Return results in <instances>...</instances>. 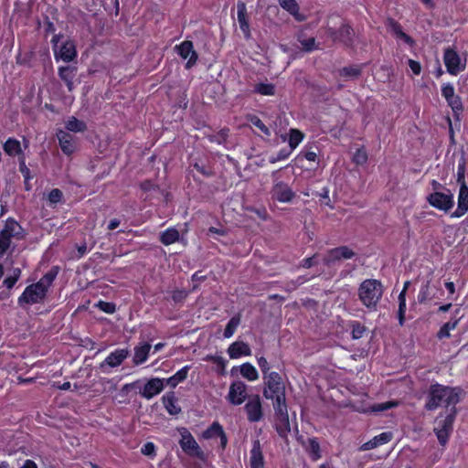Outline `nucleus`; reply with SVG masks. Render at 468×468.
<instances>
[{
	"label": "nucleus",
	"instance_id": "393cba45",
	"mask_svg": "<svg viewBox=\"0 0 468 468\" xmlns=\"http://www.w3.org/2000/svg\"><path fill=\"white\" fill-rule=\"evenodd\" d=\"M459 313L460 308H457L454 311V316L449 322L445 323L441 326L436 335L438 339L441 340L444 338H449L451 336V330H454L457 327L460 320L462 319V316H458Z\"/></svg>",
	"mask_w": 468,
	"mask_h": 468
},
{
	"label": "nucleus",
	"instance_id": "09e8293b",
	"mask_svg": "<svg viewBox=\"0 0 468 468\" xmlns=\"http://www.w3.org/2000/svg\"><path fill=\"white\" fill-rule=\"evenodd\" d=\"M257 362H258V365L262 372L263 379H265L266 376L271 375L272 372L270 370L271 367H270L269 362L267 361V359L264 356L257 357Z\"/></svg>",
	"mask_w": 468,
	"mask_h": 468
},
{
	"label": "nucleus",
	"instance_id": "2f4dec72",
	"mask_svg": "<svg viewBox=\"0 0 468 468\" xmlns=\"http://www.w3.org/2000/svg\"><path fill=\"white\" fill-rule=\"evenodd\" d=\"M362 73L361 65H351L339 69V76L345 80L357 79Z\"/></svg>",
	"mask_w": 468,
	"mask_h": 468
},
{
	"label": "nucleus",
	"instance_id": "f257e3e1",
	"mask_svg": "<svg viewBox=\"0 0 468 468\" xmlns=\"http://www.w3.org/2000/svg\"><path fill=\"white\" fill-rule=\"evenodd\" d=\"M463 395L464 391L460 387H449L434 383L429 388L425 408L426 410H435L437 408L457 410L455 406Z\"/></svg>",
	"mask_w": 468,
	"mask_h": 468
},
{
	"label": "nucleus",
	"instance_id": "774afa93",
	"mask_svg": "<svg viewBox=\"0 0 468 468\" xmlns=\"http://www.w3.org/2000/svg\"><path fill=\"white\" fill-rule=\"evenodd\" d=\"M21 468H37V464L33 461L27 460Z\"/></svg>",
	"mask_w": 468,
	"mask_h": 468
},
{
	"label": "nucleus",
	"instance_id": "39448f33",
	"mask_svg": "<svg viewBox=\"0 0 468 468\" xmlns=\"http://www.w3.org/2000/svg\"><path fill=\"white\" fill-rule=\"evenodd\" d=\"M456 413L457 411H451V413L443 415L441 412L434 420L433 432L440 445L442 447L447 445L453 431Z\"/></svg>",
	"mask_w": 468,
	"mask_h": 468
},
{
	"label": "nucleus",
	"instance_id": "ddd939ff",
	"mask_svg": "<svg viewBox=\"0 0 468 468\" xmlns=\"http://www.w3.org/2000/svg\"><path fill=\"white\" fill-rule=\"evenodd\" d=\"M130 351L127 348H118L99 365V368L102 373H110V369L117 367L129 356Z\"/></svg>",
	"mask_w": 468,
	"mask_h": 468
},
{
	"label": "nucleus",
	"instance_id": "72a5a7b5",
	"mask_svg": "<svg viewBox=\"0 0 468 468\" xmlns=\"http://www.w3.org/2000/svg\"><path fill=\"white\" fill-rule=\"evenodd\" d=\"M188 370H189V366L184 367L183 368L178 370L174 376H172L168 378L163 379L164 383L172 388L176 387L180 382H182L183 380H185L186 378Z\"/></svg>",
	"mask_w": 468,
	"mask_h": 468
},
{
	"label": "nucleus",
	"instance_id": "6e6552de",
	"mask_svg": "<svg viewBox=\"0 0 468 468\" xmlns=\"http://www.w3.org/2000/svg\"><path fill=\"white\" fill-rule=\"evenodd\" d=\"M177 431L180 434L179 444L183 452L191 457L205 460V452L201 450L189 431L185 427L178 428Z\"/></svg>",
	"mask_w": 468,
	"mask_h": 468
},
{
	"label": "nucleus",
	"instance_id": "c756f323",
	"mask_svg": "<svg viewBox=\"0 0 468 468\" xmlns=\"http://www.w3.org/2000/svg\"><path fill=\"white\" fill-rule=\"evenodd\" d=\"M410 284V282H406L404 283L403 290L399 294V310H398V320L399 325H403L405 322V315H406V310H407V304H406V292L408 289V286Z\"/></svg>",
	"mask_w": 468,
	"mask_h": 468
},
{
	"label": "nucleus",
	"instance_id": "0eeeda50",
	"mask_svg": "<svg viewBox=\"0 0 468 468\" xmlns=\"http://www.w3.org/2000/svg\"><path fill=\"white\" fill-rule=\"evenodd\" d=\"M327 36L335 44H340L346 48L355 49V31L349 24H342L339 28H328Z\"/></svg>",
	"mask_w": 468,
	"mask_h": 468
},
{
	"label": "nucleus",
	"instance_id": "6e6d98bb",
	"mask_svg": "<svg viewBox=\"0 0 468 468\" xmlns=\"http://www.w3.org/2000/svg\"><path fill=\"white\" fill-rule=\"evenodd\" d=\"M141 452L144 455H146V456H154L155 455V446H154V444L153 442L145 443L142 447Z\"/></svg>",
	"mask_w": 468,
	"mask_h": 468
},
{
	"label": "nucleus",
	"instance_id": "c03bdc74",
	"mask_svg": "<svg viewBox=\"0 0 468 468\" xmlns=\"http://www.w3.org/2000/svg\"><path fill=\"white\" fill-rule=\"evenodd\" d=\"M298 39L303 50L307 52H310L317 48L315 45V39L313 37H305L303 36H300Z\"/></svg>",
	"mask_w": 468,
	"mask_h": 468
},
{
	"label": "nucleus",
	"instance_id": "5701e85b",
	"mask_svg": "<svg viewBox=\"0 0 468 468\" xmlns=\"http://www.w3.org/2000/svg\"><path fill=\"white\" fill-rule=\"evenodd\" d=\"M165 383L163 379L152 378L150 379L141 390L143 397L151 399L159 394L164 388Z\"/></svg>",
	"mask_w": 468,
	"mask_h": 468
},
{
	"label": "nucleus",
	"instance_id": "c85d7f7f",
	"mask_svg": "<svg viewBox=\"0 0 468 468\" xmlns=\"http://www.w3.org/2000/svg\"><path fill=\"white\" fill-rule=\"evenodd\" d=\"M152 346L148 343H144L142 345L136 346L134 347V354L133 357V362L134 365H141L144 363L149 356V352Z\"/></svg>",
	"mask_w": 468,
	"mask_h": 468
},
{
	"label": "nucleus",
	"instance_id": "de8ad7c7",
	"mask_svg": "<svg viewBox=\"0 0 468 468\" xmlns=\"http://www.w3.org/2000/svg\"><path fill=\"white\" fill-rule=\"evenodd\" d=\"M205 359L207 361H211L212 363L216 364L218 367V371L220 372V374H224L227 361L223 357L216 356H207Z\"/></svg>",
	"mask_w": 468,
	"mask_h": 468
},
{
	"label": "nucleus",
	"instance_id": "680f3d73",
	"mask_svg": "<svg viewBox=\"0 0 468 468\" xmlns=\"http://www.w3.org/2000/svg\"><path fill=\"white\" fill-rule=\"evenodd\" d=\"M248 418L250 421H258L262 417V411H248Z\"/></svg>",
	"mask_w": 468,
	"mask_h": 468
},
{
	"label": "nucleus",
	"instance_id": "423d86ee",
	"mask_svg": "<svg viewBox=\"0 0 468 468\" xmlns=\"http://www.w3.org/2000/svg\"><path fill=\"white\" fill-rule=\"evenodd\" d=\"M51 43L53 45L54 58L57 61L71 62L77 57L76 45L73 40L61 35H55Z\"/></svg>",
	"mask_w": 468,
	"mask_h": 468
},
{
	"label": "nucleus",
	"instance_id": "79ce46f5",
	"mask_svg": "<svg viewBox=\"0 0 468 468\" xmlns=\"http://www.w3.org/2000/svg\"><path fill=\"white\" fill-rule=\"evenodd\" d=\"M351 335L353 339H360L363 337L367 328L358 321H352L350 324Z\"/></svg>",
	"mask_w": 468,
	"mask_h": 468
},
{
	"label": "nucleus",
	"instance_id": "bf43d9fd",
	"mask_svg": "<svg viewBox=\"0 0 468 468\" xmlns=\"http://www.w3.org/2000/svg\"><path fill=\"white\" fill-rule=\"evenodd\" d=\"M428 283L420 288L418 294V300L420 303H424L428 299Z\"/></svg>",
	"mask_w": 468,
	"mask_h": 468
},
{
	"label": "nucleus",
	"instance_id": "a19ab883",
	"mask_svg": "<svg viewBox=\"0 0 468 468\" xmlns=\"http://www.w3.org/2000/svg\"><path fill=\"white\" fill-rule=\"evenodd\" d=\"M239 324L240 317L239 315L233 316L226 325L224 331V337L230 338L234 335Z\"/></svg>",
	"mask_w": 468,
	"mask_h": 468
},
{
	"label": "nucleus",
	"instance_id": "ea45409f",
	"mask_svg": "<svg viewBox=\"0 0 468 468\" xmlns=\"http://www.w3.org/2000/svg\"><path fill=\"white\" fill-rule=\"evenodd\" d=\"M303 133L296 129H291L289 134V146L291 148V151H293L303 141Z\"/></svg>",
	"mask_w": 468,
	"mask_h": 468
},
{
	"label": "nucleus",
	"instance_id": "8fccbe9b",
	"mask_svg": "<svg viewBox=\"0 0 468 468\" xmlns=\"http://www.w3.org/2000/svg\"><path fill=\"white\" fill-rule=\"evenodd\" d=\"M441 95L446 101L455 96L453 85L452 83H444L441 86Z\"/></svg>",
	"mask_w": 468,
	"mask_h": 468
},
{
	"label": "nucleus",
	"instance_id": "052dcab7",
	"mask_svg": "<svg viewBox=\"0 0 468 468\" xmlns=\"http://www.w3.org/2000/svg\"><path fill=\"white\" fill-rule=\"evenodd\" d=\"M464 172H465V167H464V164L461 165L459 164L458 165V171H457V182L461 185L462 183L465 182V179H464Z\"/></svg>",
	"mask_w": 468,
	"mask_h": 468
},
{
	"label": "nucleus",
	"instance_id": "a18cd8bd",
	"mask_svg": "<svg viewBox=\"0 0 468 468\" xmlns=\"http://www.w3.org/2000/svg\"><path fill=\"white\" fill-rule=\"evenodd\" d=\"M352 161L358 165H364L367 163V154L364 147L356 149V151L355 152V154L353 155Z\"/></svg>",
	"mask_w": 468,
	"mask_h": 468
},
{
	"label": "nucleus",
	"instance_id": "cd10ccee",
	"mask_svg": "<svg viewBox=\"0 0 468 468\" xmlns=\"http://www.w3.org/2000/svg\"><path fill=\"white\" fill-rule=\"evenodd\" d=\"M203 437L205 439H212L218 437L220 439V444L222 448H225L227 444V437L222 430V427L217 422H214L208 429H207L203 432Z\"/></svg>",
	"mask_w": 468,
	"mask_h": 468
},
{
	"label": "nucleus",
	"instance_id": "0e129e2a",
	"mask_svg": "<svg viewBox=\"0 0 468 468\" xmlns=\"http://www.w3.org/2000/svg\"><path fill=\"white\" fill-rule=\"evenodd\" d=\"M446 121H447V123L449 125V137H450L451 143L452 144H455L454 131H453V128H452V122L450 117H447Z\"/></svg>",
	"mask_w": 468,
	"mask_h": 468
},
{
	"label": "nucleus",
	"instance_id": "473e14b6",
	"mask_svg": "<svg viewBox=\"0 0 468 468\" xmlns=\"http://www.w3.org/2000/svg\"><path fill=\"white\" fill-rule=\"evenodd\" d=\"M280 5L292 15L298 21L304 20V16L299 13V6L295 0H278Z\"/></svg>",
	"mask_w": 468,
	"mask_h": 468
},
{
	"label": "nucleus",
	"instance_id": "58836bf2",
	"mask_svg": "<svg viewBox=\"0 0 468 468\" xmlns=\"http://www.w3.org/2000/svg\"><path fill=\"white\" fill-rule=\"evenodd\" d=\"M254 91L263 96H272L275 94V86L268 82L257 83L254 86Z\"/></svg>",
	"mask_w": 468,
	"mask_h": 468
},
{
	"label": "nucleus",
	"instance_id": "f704fd0d",
	"mask_svg": "<svg viewBox=\"0 0 468 468\" xmlns=\"http://www.w3.org/2000/svg\"><path fill=\"white\" fill-rule=\"evenodd\" d=\"M4 151L10 156H16L22 154L21 144L18 140L14 138H9L4 144Z\"/></svg>",
	"mask_w": 468,
	"mask_h": 468
},
{
	"label": "nucleus",
	"instance_id": "338daca9",
	"mask_svg": "<svg viewBox=\"0 0 468 468\" xmlns=\"http://www.w3.org/2000/svg\"><path fill=\"white\" fill-rule=\"evenodd\" d=\"M141 187L144 191H151L152 189H154V185L150 181H145L141 184Z\"/></svg>",
	"mask_w": 468,
	"mask_h": 468
},
{
	"label": "nucleus",
	"instance_id": "603ef678",
	"mask_svg": "<svg viewBox=\"0 0 468 468\" xmlns=\"http://www.w3.org/2000/svg\"><path fill=\"white\" fill-rule=\"evenodd\" d=\"M96 305L106 314H113L116 311L115 304L112 303L100 301Z\"/></svg>",
	"mask_w": 468,
	"mask_h": 468
},
{
	"label": "nucleus",
	"instance_id": "dca6fc26",
	"mask_svg": "<svg viewBox=\"0 0 468 468\" xmlns=\"http://www.w3.org/2000/svg\"><path fill=\"white\" fill-rule=\"evenodd\" d=\"M177 54L184 59H187L186 68L193 67L197 60V54L194 50L193 43L189 40L183 41L180 45L176 46Z\"/></svg>",
	"mask_w": 468,
	"mask_h": 468
},
{
	"label": "nucleus",
	"instance_id": "9d476101",
	"mask_svg": "<svg viewBox=\"0 0 468 468\" xmlns=\"http://www.w3.org/2000/svg\"><path fill=\"white\" fill-rule=\"evenodd\" d=\"M443 62L450 75L457 76L464 70L465 63L462 62L459 53L453 48H446L443 52Z\"/></svg>",
	"mask_w": 468,
	"mask_h": 468
},
{
	"label": "nucleus",
	"instance_id": "5fc2aeb1",
	"mask_svg": "<svg viewBox=\"0 0 468 468\" xmlns=\"http://www.w3.org/2000/svg\"><path fill=\"white\" fill-rule=\"evenodd\" d=\"M398 405H399L398 401H388L385 403L373 405L370 408H368L367 410H390L391 408L397 407Z\"/></svg>",
	"mask_w": 468,
	"mask_h": 468
},
{
	"label": "nucleus",
	"instance_id": "49530a36",
	"mask_svg": "<svg viewBox=\"0 0 468 468\" xmlns=\"http://www.w3.org/2000/svg\"><path fill=\"white\" fill-rule=\"evenodd\" d=\"M62 197H63V194L59 189H58V188L52 189L48 196V200L49 202V205L52 207L56 206L58 203H59L61 201Z\"/></svg>",
	"mask_w": 468,
	"mask_h": 468
},
{
	"label": "nucleus",
	"instance_id": "864d4df0",
	"mask_svg": "<svg viewBox=\"0 0 468 468\" xmlns=\"http://www.w3.org/2000/svg\"><path fill=\"white\" fill-rule=\"evenodd\" d=\"M292 152V151H291V148H290L289 150H287V149H282V150L278 153V154H277V155H275V156H274V155L271 156L269 160H270V162H271V163L274 164V163H276V162H278V161L284 160V159L288 158Z\"/></svg>",
	"mask_w": 468,
	"mask_h": 468
},
{
	"label": "nucleus",
	"instance_id": "412c9836",
	"mask_svg": "<svg viewBox=\"0 0 468 468\" xmlns=\"http://www.w3.org/2000/svg\"><path fill=\"white\" fill-rule=\"evenodd\" d=\"M275 426L278 433L285 438L291 431V420L288 411H278L275 417Z\"/></svg>",
	"mask_w": 468,
	"mask_h": 468
},
{
	"label": "nucleus",
	"instance_id": "e433bc0d",
	"mask_svg": "<svg viewBox=\"0 0 468 468\" xmlns=\"http://www.w3.org/2000/svg\"><path fill=\"white\" fill-rule=\"evenodd\" d=\"M385 25L389 32H391L397 38L400 39L405 33L401 25L392 17H388Z\"/></svg>",
	"mask_w": 468,
	"mask_h": 468
},
{
	"label": "nucleus",
	"instance_id": "13d9d810",
	"mask_svg": "<svg viewBox=\"0 0 468 468\" xmlns=\"http://www.w3.org/2000/svg\"><path fill=\"white\" fill-rule=\"evenodd\" d=\"M251 122L254 126L259 128L266 135H270V130L268 129V127H266V125L258 117H254Z\"/></svg>",
	"mask_w": 468,
	"mask_h": 468
},
{
	"label": "nucleus",
	"instance_id": "7ed1b4c3",
	"mask_svg": "<svg viewBox=\"0 0 468 468\" xmlns=\"http://www.w3.org/2000/svg\"><path fill=\"white\" fill-rule=\"evenodd\" d=\"M264 388L263 396L266 399L271 401L274 410L286 408L285 385L281 375L277 372H271L263 379Z\"/></svg>",
	"mask_w": 468,
	"mask_h": 468
},
{
	"label": "nucleus",
	"instance_id": "f8f14e48",
	"mask_svg": "<svg viewBox=\"0 0 468 468\" xmlns=\"http://www.w3.org/2000/svg\"><path fill=\"white\" fill-rule=\"evenodd\" d=\"M17 222L8 218L4 228L0 230V257H2L10 248L11 239L19 229Z\"/></svg>",
	"mask_w": 468,
	"mask_h": 468
},
{
	"label": "nucleus",
	"instance_id": "4d7b16f0",
	"mask_svg": "<svg viewBox=\"0 0 468 468\" xmlns=\"http://www.w3.org/2000/svg\"><path fill=\"white\" fill-rule=\"evenodd\" d=\"M408 65L414 75H420L421 72V65L419 61L410 58Z\"/></svg>",
	"mask_w": 468,
	"mask_h": 468
},
{
	"label": "nucleus",
	"instance_id": "6ab92c4d",
	"mask_svg": "<svg viewBox=\"0 0 468 468\" xmlns=\"http://www.w3.org/2000/svg\"><path fill=\"white\" fill-rule=\"evenodd\" d=\"M393 437H394V434L392 431H384V432L373 437L371 440L366 441L365 443L361 444L358 448V451L366 452V451L375 449L378 446L387 444L392 441Z\"/></svg>",
	"mask_w": 468,
	"mask_h": 468
},
{
	"label": "nucleus",
	"instance_id": "e2e57ef3",
	"mask_svg": "<svg viewBox=\"0 0 468 468\" xmlns=\"http://www.w3.org/2000/svg\"><path fill=\"white\" fill-rule=\"evenodd\" d=\"M400 40H402L404 43H406L407 45H409L410 47H414L416 42L415 40L413 39V37H411L410 35L404 33L403 36L401 37Z\"/></svg>",
	"mask_w": 468,
	"mask_h": 468
},
{
	"label": "nucleus",
	"instance_id": "bb28decb",
	"mask_svg": "<svg viewBox=\"0 0 468 468\" xmlns=\"http://www.w3.org/2000/svg\"><path fill=\"white\" fill-rule=\"evenodd\" d=\"M59 78L66 83L69 90L74 88L73 80L77 73V67L75 66H61L58 70Z\"/></svg>",
	"mask_w": 468,
	"mask_h": 468
},
{
	"label": "nucleus",
	"instance_id": "aec40b11",
	"mask_svg": "<svg viewBox=\"0 0 468 468\" xmlns=\"http://www.w3.org/2000/svg\"><path fill=\"white\" fill-rule=\"evenodd\" d=\"M237 19L245 38L250 39L251 33L250 29L247 7L244 2H238L237 4Z\"/></svg>",
	"mask_w": 468,
	"mask_h": 468
},
{
	"label": "nucleus",
	"instance_id": "a878e982",
	"mask_svg": "<svg viewBox=\"0 0 468 468\" xmlns=\"http://www.w3.org/2000/svg\"><path fill=\"white\" fill-rule=\"evenodd\" d=\"M250 468H264V457L258 440L254 441L250 451Z\"/></svg>",
	"mask_w": 468,
	"mask_h": 468
},
{
	"label": "nucleus",
	"instance_id": "4468645a",
	"mask_svg": "<svg viewBox=\"0 0 468 468\" xmlns=\"http://www.w3.org/2000/svg\"><path fill=\"white\" fill-rule=\"evenodd\" d=\"M277 173V171H274L272 173V176L275 177ZM271 197L279 202L288 203L291 202L293 198L294 192L287 184H284L281 181H278L277 178H274V185L271 188Z\"/></svg>",
	"mask_w": 468,
	"mask_h": 468
},
{
	"label": "nucleus",
	"instance_id": "3c124183",
	"mask_svg": "<svg viewBox=\"0 0 468 468\" xmlns=\"http://www.w3.org/2000/svg\"><path fill=\"white\" fill-rule=\"evenodd\" d=\"M176 397L173 392H168L163 396V403L165 410H172L175 408Z\"/></svg>",
	"mask_w": 468,
	"mask_h": 468
},
{
	"label": "nucleus",
	"instance_id": "f03ea898",
	"mask_svg": "<svg viewBox=\"0 0 468 468\" xmlns=\"http://www.w3.org/2000/svg\"><path fill=\"white\" fill-rule=\"evenodd\" d=\"M56 271H49L37 282L28 285L17 302L21 307L32 305L44 301L48 290L57 276Z\"/></svg>",
	"mask_w": 468,
	"mask_h": 468
},
{
	"label": "nucleus",
	"instance_id": "b1692460",
	"mask_svg": "<svg viewBox=\"0 0 468 468\" xmlns=\"http://www.w3.org/2000/svg\"><path fill=\"white\" fill-rule=\"evenodd\" d=\"M228 354L231 359H237L240 356H249L251 355L250 346L242 341L232 343L228 348Z\"/></svg>",
	"mask_w": 468,
	"mask_h": 468
},
{
	"label": "nucleus",
	"instance_id": "4c0bfd02",
	"mask_svg": "<svg viewBox=\"0 0 468 468\" xmlns=\"http://www.w3.org/2000/svg\"><path fill=\"white\" fill-rule=\"evenodd\" d=\"M66 129L73 133H82L87 129L86 123L75 117H70L65 123Z\"/></svg>",
	"mask_w": 468,
	"mask_h": 468
},
{
	"label": "nucleus",
	"instance_id": "7c9ffc66",
	"mask_svg": "<svg viewBox=\"0 0 468 468\" xmlns=\"http://www.w3.org/2000/svg\"><path fill=\"white\" fill-rule=\"evenodd\" d=\"M449 107L452 111L453 118L456 122L461 121V115L463 112V104L462 98L459 95H455L452 98L446 101Z\"/></svg>",
	"mask_w": 468,
	"mask_h": 468
},
{
	"label": "nucleus",
	"instance_id": "4be33fe9",
	"mask_svg": "<svg viewBox=\"0 0 468 468\" xmlns=\"http://www.w3.org/2000/svg\"><path fill=\"white\" fill-rule=\"evenodd\" d=\"M239 371L240 376L250 382L257 381L260 378L257 368L250 363L246 362L239 367H234L231 369V374L235 371Z\"/></svg>",
	"mask_w": 468,
	"mask_h": 468
},
{
	"label": "nucleus",
	"instance_id": "1a4fd4ad",
	"mask_svg": "<svg viewBox=\"0 0 468 468\" xmlns=\"http://www.w3.org/2000/svg\"><path fill=\"white\" fill-rule=\"evenodd\" d=\"M446 193L433 191L426 197L427 202L434 208L448 212L454 206V196L450 189Z\"/></svg>",
	"mask_w": 468,
	"mask_h": 468
},
{
	"label": "nucleus",
	"instance_id": "9b49d317",
	"mask_svg": "<svg viewBox=\"0 0 468 468\" xmlns=\"http://www.w3.org/2000/svg\"><path fill=\"white\" fill-rule=\"evenodd\" d=\"M356 253L347 246H339L324 255V266L340 265L341 261L352 259Z\"/></svg>",
	"mask_w": 468,
	"mask_h": 468
},
{
	"label": "nucleus",
	"instance_id": "2eb2a0df",
	"mask_svg": "<svg viewBox=\"0 0 468 468\" xmlns=\"http://www.w3.org/2000/svg\"><path fill=\"white\" fill-rule=\"evenodd\" d=\"M248 386L241 380H236L229 386L228 399L233 406L242 404L247 397Z\"/></svg>",
	"mask_w": 468,
	"mask_h": 468
},
{
	"label": "nucleus",
	"instance_id": "a211bd4d",
	"mask_svg": "<svg viewBox=\"0 0 468 468\" xmlns=\"http://www.w3.org/2000/svg\"><path fill=\"white\" fill-rule=\"evenodd\" d=\"M468 211V186L466 182L460 185L457 208L452 213V218H461Z\"/></svg>",
	"mask_w": 468,
	"mask_h": 468
},
{
	"label": "nucleus",
	"instance_id": "69168bd1",
	"mask_svg": "<svg viewBox=\"0 0 468 468\" xmlns=\"http://www.w3.org/2000/svg\"><path fill=\"white\" fill-rule=\"evenodd\" d=\"M16 282H17V280L16 279V277L9 276L4 280V285L7 289H11V288H13V286L16 284Z\"/></svg>",
	"mask_w": 468,
	"mask_h": 468
},
{
	"label": "nucleus",
	"instance_id": "37998d69",
	"mask_svg": "<svg viewBox=\"0 0 468 468\" xmlns=\"http://www.w3.org/2000/svg\"><path fill=\"white\" fill-rule=\"evenodd\" d=\"M306 449L313 460L316 461L321 457L319 442L314 439L308 440V445Z\"/></svg>",
	"mask_w": 468,
	"mask_h": 468
},
{
	"label": "nucleus",
	"instance_id": "20e7f679",
	"mask_svg": "<svg viewBox=\"0 0 468 468\" xmlns=\"http://www.w3.org/2000/svg\"><path fill=\"white\" fill-rule=\"evenodd\" d=\"M383 295V285L376 279L363 281L358 288V298L363 305L369 310H376Z\"/></svg>",
	"mask_w": 468,
	"mask_h": 468
},
{
	"label": "nucleus",
	"instance_id": "f3484780",
	"mask_svg": "<svg viewBox=\"0 0 468 468\" xmlns=\"http://www.w3.org/2000/svg\"><path fill=\"white\" fill-rule=\"evenodd\" d=\"M57 138L58 140L61 151L65 154L70 155L76 151L77 140L75 136L63 130H58L57 132Z\"/></svg>",
	"mask_w": 468,
	"mask_h": 468
},
{
	"label": "nucleus",
	"instance_id": "c9c22d12",
	"mask_svg": "<svg viewBox=\"0 0 468 468\" xmlns=\"http://www.w3.org/2000/svg\"><path fill=\"white\" fill-rule=\"evenodd\" d=\"M179 236L176 229L169 228L160 234V240L164 245L168 246L176 242L179 239Z\"/></svg>",
	"mask_w": 468,
	"mask_h": 468
}]
</instances>
